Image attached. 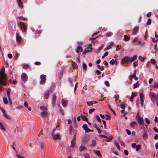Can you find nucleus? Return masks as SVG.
Returning <instances> with one entry per match:
<instances>
[{
	"label": "nucleus",
	"mask_w": 158,
	"mask_h": 158,
	"mask_svg": "<svg viewBox=\"0 0 158 158\" xmlns=\"http://www.w3.org/2000/svg\"><path fill=\"white\" fill-rule=\"evenodd\" d=\"M149 96L151 100L154 104H156L158 106V93L156 94L152 92H150L149 94Z\"/></svg>",
	"instance_id": "obj_1"
},
{
	"label": "nucleus",
	"mask_w": 158,
	"mask_h": 158,
	"mask_svg": "<svg viewBox=\"0 0 158 158\" xmlns=\"http://www.w3.org/2000/svg\"><path fill=\"white\" fill-rule=\"evenodd\" d=\"M5 68L3 67L0 71V84L2 85H6V83L4 81L6 80V75L4 74Z\"/></svg>",
	"instance_id": "obj_2"
},
{
	"label": "nucleus",
	"mask_w": 158,
	"mask_h": 158,
	"mask_svg": "<svg viewBox=\"0 0 158 158\" xmlns=\"http://www.w3.org/2000/svg\"><path fill=\"white\" fill-rule=\"evenodd\" d=\"M40 110H42L40 115L43 118H48V113L47 112V107L44 106H41L40 107Z\"/></svg>",
	"instance_id": "obj_3"
},
{
	"label": "nucleus",
	"mask_w": 158,
	"mask_h": 158,
	"mask_svg": "<svg viewBox=\"0 0 158 158\" xmlns=\"http://www.w3.org/2000/svg\"><path fill=\"white\" fill-rule=\"evenodd\" d=\"M136 119L139 125L142 126L143 125L144 123V121L143 118L140 116L137 115Z\"/></svg>",
	"instance_id": "obj_4"
},
{
	"label": "nucleus",
	"mask_w": 158,
	"mask_h": 158,
	"mask_svg": "<svg viewBox=\"0 0 158 158\" xmlns=\"http://www.w3.org/2000/svg\"><path fill=\"white\" fill-rule=\"evenodd\" d=\"M89 138V136L88 135H85L83 136L81 139L82 143L83 144H86L88 141Z\"/></svg>",
	"instance_id": "obj_5"
},
{
	"label": "nucleus",
	"mask_w": 158,
	"mask_h": 158,
	"mask_svg": "<svg viewBox=\"0 0 158 158\" xmlns=\"http://www.w3.org/2000/svg\"><path fill=\"white\" fill-rule=\"evenodd\" d=\"M130 63L129 57L125 56L120 61V63L122 64H124L125 63Z\"/></svg>",
	"instance_id": "obj_6"
},
{
	"label": "nucleus",
	"mask_w": 158,
	"mask_h": 158,
	"mask_svg": "<svg viewBox=\"0 0 158 158\" xmlns=\"http://www.w3.org/2000/svg\"><path fill=\"white\" fill-rule=\"evenodd\" d=\"M40 79L41 80L40 84V85H43L45 83L46 80V76L44 74L41 75L40 76Z\"/></svg>",
	"instance_id": "obj_7"
},
{
	"label": "nucleus",
	"mask_w": 158,
	"mask_h": 158,
	"mask_svg": "<svg viewBox=\"0 0 158 158\" xmlns=\"http://www.w3.org/2000/svg\"><path fill=\"white\" fill-rule=\"evenodd\" d=\"M53 139L55 140H60L61 139V136L59 133L53 134L52 135Z\"/></svg>",
	"instance_id": "obj_8"
},
{
	"label": "nucleus",
	"mask_w": 158,
	"mask_h": 158,
	"mask_svg": "<svg viewBox=\"0 0 158 158\" xmlns=\"http://www.w3.org/2000/svg\"><path fill=\"white\" fill-rule=\"evenodd\" d=\"M21 77L23 81H26L27 80V76L26 74L23 73L21 75Z\"/></svg>",
	"instance_id": "obj_9"
},
{
	"label": "nucleus",
	"mask_w": 158,
	"mask_h": 158,
	"mask_svg": "<svg viewBox=\"0 0 158 158\" xmlns=\"http://www.w3.org/2000/svg\"><path fill=\"white\" fill-rule=\"evenodd\" d=\"M56 97V95L55 94H53L52 95V104L53 106H54L55 105Z\"/></svg>",
	"instance_id": "obj_10"
},
{
	"label": "nucleus",
	"mask_w": 158,
	"mask_h": 158,
	"mask_svg": "<svg viewBox=\"0 0 158 158\" xmlns=\"http://www.w3.org/2000/svg\"><path fill=\"white\" fill-rule=\"evenodd\" d=\"M139 27L137 26L135 27L132 31V34H135L139 30Z\"/></svg>",
	"instance_id": "obj_11"
},
{
	"label": "nucleus",
	"mask_w": 158,
	"mask_h": 158,
	"mask_svg": "<svg viewBox=\"0 0 158 158\" xmlns=\"http://www.w3.org/2000/svg\"><path fill=\"white\" fill-rule=\"evenodd\" d=\"M49 90H47L44 93V98L46 99H48L49 96Z\"/></svg>",
	"instance_id": "obj_12"
},
{
	"label": "nucleus",
	"mask_w": 158,
	"mask_h": 158,
	"mask_svg": "<svg viewBox=\"0 0 158 158\" xmlns=\"http://www.w3.org/2000/svg\"><path fill=\"white\" fill-rule=\"evenodd\" d=\"M130 126L133 128H135V126H137L138 124L135 122H132L130 123Z\"/></svg>",
	"instance_id": "obj_13"
},
{
	"label": "nucleus",
	"mask_w": 158,
	"mask_h": 158,
	"mask_svg": "<svg viewBox=\"0 0 158 158\" xmlns=\"http://www.w3.org/2000/svg\"><path fill=\"white\" fill-rule=\"evenodd\" d=\"M137 56L136 55H134L132 57L130 58L129 57L130 62L134 61L136 60Z\"/></svg>",
	"instance_id": "obj_14"
},
{
	"label": "nucleus",
	"mask_w": 158,
	"mask_h": 158,
	"mask_svg": "<svg viewBox=\"0 0 158 158\" xmlns=\"http://www.w3.org/2000/svg\"><path fill=\"white\" fill-rule=\"evenodd\" d=\"M20 25L23 27V30L26 31L27 30V28L24 23L23 22H20Z\"/></svg>",
	"instance_id": "obj_15"
},
{
	"label": "nucleus",
	"mask_w": 158,
	"mask_h": 158,
	"mask_svg": "<svg viewBox=\"0 0 158 158\" xmlns=\"http://www.w3.org/2000/svg\"><path fill=\"white\" fill-rule=\"evenodd\" d=\"M82 127L85 130V132L87 133L89 128L87 127V125L85 124H83L82 125Z\"/></svg>",
	"instance_id": "obj_16"
},
{
	"label": "nucleus",
	"mask_w": 158,
	"mask_h": 158,
	"mask_svg": "<svg viewBox=\"0 0 158 158\" xmlns=\"http://www.w3.org/2000/svg\"><path fill=\"white\" fill-rule=\"evenodd\" d=\"M94 153L96 154L97 156L99 157H101L102 156V155L101 154V153L100 151L97 150H94Z\"/></svg>",
	"instance_id": "obj_17"
},
{
	"label": "nucleus",
	"mask_w": 158,
	"mask_h": 158,
	"mask_svg": "<svg viewBox=\"0 0 158 158\" xmlns=\"http://www.w3.org/2000/svg\"><path fill=\"white\" fill-rule=\"evenodd\" d=\"M82 50L83 49L81 47V46H78L77 48L76 52L78 53L80 52H81Z\"/></svg>",
	"instance_id": "obj_18"
},
{
	"label": "nucleus",
	"mask_w": 158,
	"mask_h": 158,
	"mask_svg": "<svg viewBox=\"0 0 158 158\" xmlns=\"http://www.w3.org/2000/svg\"><path fill=\"white\" fill-rule=\"evenodd\" d=\"M143 136L144 138H146L147 136V131L144 130L143 131Z\"/></svg>",
	"instance_id": "obj_19"
},
{
	"label": "nucleus",
	"mask_w": 158,
	"mask_h": 158,
	"mask_svg": "<svg viewBox=\"0 0 158 158\" xmlns=\"http://www.w3.org/2000/svg\"><path fill=\"white\" fill-rule=\"evenodd\" d=\"M94 117L96 118L98 122L99 123H101V120L99 117V116L97 114H95L94 116Z\"/></svg>",
	"instance_id": "obj_20"
},
{
	"label": "nucleus",
	"mask_w": 158,
	"mask_h": 158,
	"mask_svg": "<svg viewBox=\"0 0 158 158\" xmlns=\"http://www.w3.org/2000/svg\"><path fill=\"white\" fill-rule=\"evenodd\" d=\"M17 2H18L19 7L21 8H22L23 7V3L21 2V0H17Z\"/></svg>",
	"instance_id": "obj_21"
},
{
	"label": "nucleus",
	"mask_w": 158,
	"mask_h": 158,
	"mask_svg": "<svg viewBox=\"0 0 158 158\" xmlns=\"http://www.w3.org/2000/svg\"><path fill=\"white\" fill-rule=\"evenodd\" d=\"M39 144L40 145V148L42 149H43L45 146V143L44 142H41L39 143Z\"/></svg>",
	"instance_id": "obj_22"
},
{
	"label": "nucleus",
	"mask_w": 158,
	"mask_h": 158,
	"mask_svg": "<svg viewBox=\"0 0 158 158\" xmlns=\"http://www.w3.org/2000/svg\"><path fill=\"white\" fill-rule=\"evenodd\" d=\"M82 67L83 69H84L85 71H86L87 69V66L86 64L84 62H82Z\"/></svg>",
	"instance_id": "obj_23"
},
{
	"label": "nucleus",
	"mask_w": 158,
	"mask_h": 158,
	"mask_svg": "<svg viewBox=\"0 0 158 158\" xmlns=\"http://www.w3.org/2000/svg\"><path fill=\"white\" fill-rule=\"evenodd\" d=\"M61 103L64 107H66V101L63 99L61 100Z\"/></svg>",
	"instance_id": "obj_24"
},
{
	"label": "nucleus",
	"mask_w": 158,
	"mask_h": 158,
	"mask_svg": "<svg viewBox=\"0 0 158 158\" xmlns=\"http://www.w3.org/2000/svg\"><path fill=\"white\" fill-rule=\"evenodd\" d=\"M92 52L91 50H84L83 52V54L84 55H85L86 53Z\"/></svg>",
	"instance_id": "obj_25"
},
{
	"label": "nucleus",
	"mask_w": 158,
	"mask_h": 158,
	"mask_svg": "<svg viewBox=\"0 0 158 158\" xmlns=\"http://www.w3.org/2000/svg\"><path fill=\"white\" fill-rule=\"evenodd\" d=\"M9 26L10 27H11V28L12 30L13 29V28H14L15 27V24L14 23L11 22L9 23Z\"/></svg>",
	"instance_id": "obj_26"
},
{
	"label": "nucleus",
	"mask_w": 158,
	"mask_h": 158,
	"mask_svg": "<svg viewBox=\"0 0 158 158\" xmlns=\"http://www.w3.org/2000/svg\"><path fill=\"white\" fill-rule=\"evenodd\" d=\"M114 143L115 144L116 146L117 147L118 149L119 150H120V147L118 144V143L117 141H115L114 142Z\"/></svg>",
	"instance_id": "obj_27"
},
{
	"label": "nucleus",
	"mask_w": 158,
	"mask_h": 158,
	"mask_svg": "<svg viewBox=\"0 0 158 158\" xmlns=\"http://www.w3.org/2000/svg\"><path fill=\"white\" fill-rule=\"evenodd\" d=\"M96 141L95 140H92V143L90 145V146L92 147H94L96 145Z\"/></svg>",
	"instance_id": "obj_28"
},
{
	"label": "nucleus",
	"mask_w": 158,
	"mask_h": 158,
	"mask_svg": "<svg viewBox=\"0 0 158 158\" xmlns=\"http://www.w3.org/2000/svg\"><path fill=\"white\" fill-rule=\"evenodd\" d=\"M71 64L73 68H75L76 69H77L78 68V66L75 62H73Z\"/></svg>",
	"instance_id": "obj_29"
},
{
	"label": "nucleus",
	"mask_w": 158,
	"mask_h": 158,
	"mask_svg": "<svg viewBox=\"0 0 158 158\" xmlns=\"http://www.w3.org/2000/svg\"><path fill=\"white\" fill-rule=\"evenodd\" d=\"M113 35V33L112 32H109L107 33L104 34V35L107 37H110L112 36Z\"/></svg>",
	"instance_id": "obj_30"
},
{
	"label": "nucleus",
	"mask_w": 158,
	"mask_h": 158,
	"mask_svg": "<svg viewBox=\"0 0 158 158\" xmlns=\"http://www.w3.org/2000/svg\"><path fill=\"white\" fill-rule=\"evenodd\" d=\"M75 145V141L73 140H72L71 142L70 147L72 148Z\"/></svg>",
	"instance_id": "obj_31"
},
{
	"label": "nucleus",
	"mask_w": 158,
	"mask_h": 158,
	"mask_svg": "<svg viewBox=\"0 0 158 158\" xmlns=\"http://www.w3.org/2000/svg\"><path fill=\"white\" fill-rule=\"evenodd\" d=\"M16 39V40L18 42H20L21 41L22 38V37L20 36H17Z\"/></svg>",
	"instance_id": "obj_32"
},
{
	"label": "nucleus",
	"mask_w": 158,
	"mask_h": 158,
	"mask_svg": "<svg viewBox=\"0 0 158 158\" xmlns=\"http://www.w3.org/2000/svg\"><path fill=\"white\" fill-rule=\"evenodd\" d=\"M131 94V95L130 98V101L132 102H133V98L135 96V94L133 93V92H132Z\"/></svg>",
	"instance_id": "obj_33"
},
{
	"label": "nucleus",
	"mask_w": 158,
	"mask_h": 158,
	"mask_svg": "<svg viewBox=\"0 0 158 158\" xmlns=\"http://www.w3.org/2000/svg\"><path fill=\"white\" fill-rule=\"evenodd\" d=\"M139 81H137L135 84H134L133 85L134 88H136L139 87Z\"/></svg>",
	"instance_id": "obj_34"
},
{
	"label": "nucleus",
	"mask_w": 158,
	"mask_h": 158,
	"mask_svg": "<svg viewBox=\"0 0 158 158\" xmlns=\"http://www.w3.org/2000/svg\"><path fill=\"white\" fill-rule=\"evenodd\" d=\"M141 148V145L140 144L137 145L135 147L136 151H138Z\"/></svg>",
	"instance_id": "obj_35"
},
{
	"label": "nucleus",
	"mask_w": 158,
	"mask_h": 158,
	"mask_svg": "<svg viewBox=\"0 0 158 158\" xmlns=\"http://www.w3.org/2000/svg\"><path fill=\"white\" fill-rule=\"evenodd\" d=\"M151 23V19H148V20L147 22L146 23L147 25H149Z\"/></svg>",
	"instance_id": "obj_36"
},
{
	"label": "nucleus",
	"mask_w": 158,
	"mask_h": 158,
	"mask_svg": "<svg viewBox=\"0 0 158 158\" xmlns=\"http://www.w3.org/2000/svg\"><path fill=\"white\" fill-rule=\"evenodd\" d=\"M69 82L70 83L71 85L73 86V79L71 78H69L68 79Z\"/></svg>",
	"instance_id": "obj_37"
},
{
	"label": "nucleus",
	"mask_w": 158,
	"mask_h": 158,
	"mask_svg": "<svg viewBox=\"0 0 158 158\" xmlns=\"http://www.w3.org/2000/svg\"><path fill=\"white\" fill-rule=\"evenodd\" d=\"M154 49L155 50L156 52H155V53H156V52H157L158 51V48L157 47V43L156 44L155 46H154Z\"/></svg>",
	"instance_id": "obj_38"
},
{
	"label": "nucleus",
	"mask_w": 158,
	"mask_h": 158,
	"mask_svg": "<svg viewBox=\"0 0 158 158\" xmlns=\"http://www.w3.org/2000/svg\"><path fill=\"white\" fill-rule=\"evenodd\" d=\"M29 67V65L28 64H26L23 66V68L24 69H27Z\"/></svg>",
	"instance_id": "obj_39"
},
{
	"label": "nucleus",
	"mask_w": 158,
	"mask_h": 158,
	"mask_svg": "<svg viewBox=\"0 0 158 158\" xmlns=\"http://www.w3.org/2000/svg\"><path fill=\"white\" fill-rule=\"evenodd\" d=\"M139 59L142 62H143L144 60V57H143L141 56H139Z\"/></svg>",
	"instance_id": "obj_40"
},
{
	"label": "nucleus",
	"mask_w": 158,
	"mask_h": 158,
	"mask_svg": "<svg viewBox=\"0 0 158 158\" xmlns=\"http://www.w3.org/2000/svg\"><path fill=\"white\" fill-rule=\"evenodd\" d=\"M3 102L5 104H7L8 103V100L7 98H3Z\"/></svg>",
	"instance_id": "obj_41"
},
{
	"label": "nucleus",
	"mask_w": 158,
	"mask_h": 158,
	"mask_svg": "<svg viewBox=\"0 0 158 158\" xmlns=\"http://www.w3.org/2000/svg\"><path fill=\"white\" fill-rule=\"evenodd\" d=\"M150 62L151 63L153 64H155L156 63V61L153 59H151L150 60Z\"/></svg>",
	"instance_id": "obj_42"
},
{
	"label": "nucleus",
	"mask_w": 158,
	"mask_h": 158,
	"mask_svg": "<svg viewBox=\"0 0 158 158\" xmlns=\"http://www.w3.org/2000/svg\"><path fill=\"white\" fill-rule=\"evenodd\" d=\"M104 84L105 85L109 87L110 86V84L109 83V82L107 81H104Z\"/></svg>",
	"instance_id": "obj_43"
},
{
	"label": "nucleus",
	"mask_w": 158,
	"mask_h": 158,
	"mask_svg": "<svg viewBox=\"0 0 158 158\" xmlns=\"http://www.w3.org/2000/svg\"><path fill=\"white\" fill-rule=\"evenodd\" d=\"M81 118L84 119V121L88 123V119L85 116H83Z\"/></svg>",
	"instance_id": "obj_44"
},
{
	"label": "nucleus",
	"mask_w": 158,
	"mask_h": 158,
	"mask_svg": "<svg viewBox=\"0 0 158 158\" xmlns=\"http://www.w3.org/2000/svg\"><path fill=\"white\" fill-rule=\"evenodd\" d=\"M3 116H4L7 119H9L10 118V117L6 113H4V114H3Z\"/></svg>",
	"instance_id": "obj_45"
},
{
	"label": "nucleus",
	"mask_w": 158,
	"mask_h": 158,
	"mask_svg": "<svg viewBox=\"0 0 158 158\" xmlns=\"http://www.w3.org/2000/svg\"><path fill=\"white\" fill-rule=\"evenodd\" d=\"M124 40L125 41H127L130 40V38L128 36H126L124 38Z\"/></svg>",
	"instance_id": "obj_46"
},
{
	"label": "nucleus",
	"mask_w": 158,
	"mask_h": 158,
	"mask_svg": "<svg viewBox=\"0 0 158 158\" xmlns=\"http://www.w3.org/2000/svg\"><path fill=\"white\" fill-rule=\"evenodd\" d=\"M108 54V52H106L104 54L103 56H102V58H103L107 56Z\"/></svg>",
	"instance_id": "obj_47"
},
{
	"label": "nucleus",
	"mask_w": 158,
	"mask_h": 158,
	"mask_svg": "<svg viewBox=\"0 0 158 158\" xmlns=\"http://www.w3.org/2000/svg\"><path fill=\"white\" fill-rule=\"evenodd\" d=\"M106 141L107 142H110L112 141V139L109 137H107V138H106Z\"/></svg>",
	"instance_id": "obj_48"
},
{
	"label": "nucleus",
	"mask_w": 158,
	"mask_h": 158,
	"mask_svg": "<svg viewBox=\"0 0 158 158\" xmlns=\"http://www.w3.org/2000/svg\"><path fill=\"white\" fill-rule=\"evenodd\" d=\"M139 97L140 99H143V94L142 93H140L139 94Z\"/></svg>",
	"instance_id": "obj_49"
},
{
	"label": "nucleus",
	"mask_w": 158,
	"mask_h": 158,
	"mask_svg": "<svg viewBox=\"0 0 158 158\" xmlns=\"http://www.w3.org/2000/svg\"><path fill=\"white\" fill-rule=\"evenodd\" d=\"M105 116H106V120H109L110 119L111 117L109 115L106 114Z\"/></svg>",
	"instance_id": "obj_50"
},
{
	"label": "nucleus",
	"mask_w": 158,
	"mask_h": 158,
	"mask_svg": "<svg viewBox=\"0 0 158 158\" xmlns=\"http://www.w3.org/2000/svg\"><path fill=\"white\" fill-rule=\"evenodd\" d=\"M145 121L146 123L148 125H149L150 124V121L148 120L147 118H145Z\"/></svg>",
	"instance_id": "obj_51"
},
{
	"label": "nucleus",
	"mask_w": 158,
	"mask_h": 158,
	"mask_svg": "<svg viewBox=\"0 0 158 158\" xmlns=\"http://www.w3.org/2000/svg\"><path fill=\"white\" fill-rule=\"evenodd\" d=\"M87 105L89 106H92L93 105V104L92 103V101H90V102H87Z\"/></svg>",
	"instance_id": "obj_52"
},
{
	"label": "nucleus",
	"mask_w": 158,
	"mask_h": 158,
	"mask_svg": "<svg viewBox=\"0 0 158 158\" xmlns=\"http://www.w3.org/2000/svg\"><path fill=\"white\" fill-rule=\"evenodd\" d=\"M115 63V61L114 59L111 60L110 61V63L112 64H114Z\"/></svg>",
	"instance_id": "obj_53"
},
{
	"label": "nucleus",
	"mask_w": 158,
	"mask_h": 158,
	"mask_svg": "<svg viewBox=\"0 0 158 158\" xmlns=\"http://www.w3.org/2000/svg\"><path fill=\"white\" fill-rule=\"evenodd\" d=\"M131 145L133 148H135L136 147V144L135 143H133L131 144Z\"/></svg>",
	"instance_id": "obj_54"
},
{
	"label": "nucleus",
	"mask_w": 158,
	"mask_h": 158,
	"mask_svg": "<svg viewBox=\"0 0 158 158\" xmlns=\"http://www.w3.org/2000/svg\"><path fill=\"white\" fill-rule=\"evenodd\" d=\"M15 58H17L19 57V54L17 52H15Z\"/></svg>",
	"instance_id": "obj_55"
},
{
	"label": "nucleus",
	"mask_w": 158,
	"mask_h": 158,
	"mask_svg": "<svg viewBox=\"0 0 158 158\" xmlns=\"http://www.w3.org/2000/svg\"><path fill=\"white\" fill-rule=\"evenodd\" d=\"M152 13L151 12H149L147 14V16L149 18L151 17Z\"/></svg>",
	"instance_id": "obj_56"
},
{
	"label": "nucleus",
	"mask_w": 158,
	"mask_h": 158,
	"mask_svg": "<svg viewBox=\"0 0 158 158\" xmlns=\"http://www.w3.org/2000/svg\"><path fill=\"white\" fill-rule=\"evenodd\" d=\"M95 73L97 74L98 75H99L101 73V72L100 70L96 69L95 70Z\"/></svg>",
	"instance_id": "obj_57"
},
{
	"label": "nucleus",
	"mask_w": 158,
	"mask_h": 158,
	"mask_svg": "<svg viewBox=\"0 0 158 158\" xmlns=\"http://www.w3.org/2000/svg\"><path fill=\"white\" fill-rule=\"evenodd\" d=\"M95 110V109L94 108H92L91 109H90L89 110V114L91 113L92 112H94Z\"/></svg>",
	"instance_id": "obj_58"
},
{
	"label": "nucleus",
	"mask_w": 158,
	"mask_h": 158,
	"mask_svg": "<svg viewBox=\"0 0 158 158\" xmlns=\"http://www.w3.org/2000/svg\"><path fill=\"white\" fill-rule=\"evenodd\" d=\"M138 64V62L137 61H135L133 63V66L134 67L137 66Z\"/></svg>",
	"instance_id": "obj_59"
},
{
	"label": "nucleus",
	"mask_w": 158,
	"mask_h": 158,
	"mask_svg": "<svg viewBox=\"0 0 158 158\" xmlns=\"http://www.w3.org/2000/svg\"><path fill=\"white\" fill-rule=\"evenodd\" d=\"M126 131L128 135H130L131 134V131L129 130L126 129Z\"/></svg>",
	"instance_id": "obj_60"
},
{
	"label": "nucleus",
	"mask_w": 158,
	"mask_h": 158,
	"mask_svg": "<svg viewBox=\"0 0 158 158\" xmlns=\"http://www.w3.org/2000/svg\"><path fill=\"white\" fill-rule=\"evenodd\" d=\"M119 143L121 146H125V144L123 141H120L119 142Z\"/></svg>",
	"instance_id": "obj_61"
},
{
	"label": "nucleus",
	"mask_w": 158,
	"mask_h": 158,
	"mask_svg": "<svg viewBox=\"0 0 158 158\" xmlns=\"http://www.w3.org/2000/svg\"><path fill=\"white\" fill-rule=\"evenodd\" d=\"M153 87L155 88H158V82L157 83L156 82L155 83Z\"/></svg>",
	"instance_id": "obj_62"
},
{
	"label": "nucleus",
	"mask_w": 158,
	"mask_h": 158,
	"mask_svg": "<svg viewBox=\"0 0 158 158\" xmlns=\"http://www.w3.org/2000/svg\"><path fill=\"white\" fill-rule=\"evenodd\" d=\"M124 153L126 156H127L128 155V152L127 150H124Z\"/></svg>",
	"instance_id": "obj_63"
},
{
	"label": "nucleus",
	"mask_w": 158,
	"mask_h": 158,
	"mask_svg": "<svg viewBox=\"0 0 158 158\" xmlns=\"http://www.w3.org/2000/svg\"><path fill=\"white\" fill-rule=\"evenodd\" d=\"M120 107L122 108L123 110H124L125 108V106L124 105H119Z\"/></svg>",
	"instance_id": "obj_64"
}]
</instances>
